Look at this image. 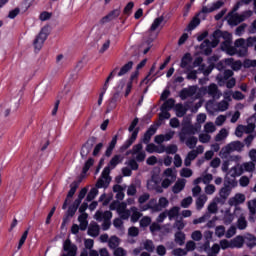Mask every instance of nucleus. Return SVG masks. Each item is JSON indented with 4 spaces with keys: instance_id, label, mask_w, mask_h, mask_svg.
<instances>
[{
    "instance_id": "f257e3e1",
    "label": "nucleus",
    "mask_w": 256,
    "mask_h": 256,
    "mask_svg": "<svg viewBox=\"0 0 256 256\" xmlns=\"http://www.w3.org/2000/svg\"><path fill=\"white\" fill-rule=\"evenodd\" d=\"M221 39L224 41L221 43ZM221 43V49L225 51L228 55H237V48L232 46V36L231 33L227 31L216 30L212 34V47H217Z\"/></svg>"
},
{
    "instance_id": "f03ea898",
    "label": "nucleus",
    "mask_w": 256,
    "mask_h": 256,
    "mask_svg": "<svg viewBox=\"0 0 256 256\" xmlns=\"http://www.w3.org/2000/svg\"><path fill=\"white\" fill-rule=\"evenodd\" d=\"M123 161V156L114 155L108 165L102 171L101 177L98 179L96 183V187H109V183H111V177L109 176L112 169H115Z\"/></svg>"
},
{
    "instance_id": "7ed1b4c3",
    "label": "nucleus",
    "mask_w": 256,
    "mask_h": 256,
    "mask_svg": "<svg viewBox=\"0 0 256 256\" xmlns=\"http://www.w3.org/2000/svg\"><path fill=\"white\" fill-rule=\"evenodd\" d=\"M138 124H139V118H135L131 122L128 128V131L129 133H132V134H131V137L128 140H126L124 144L120 147L121 153H123V151H127V149H129V147L133 145L134 141H137V136L139 135V128H135V127H137Z\"/></svg>"
},
{
    "instance_id": "20e7f679",
    "label": "nucleus",
    "mask_w": 256,
    "mask_h": 256,
    "mask_svg": "<svg viewBox=\"0 0 256 256\" xmlns=\"http://www.w3.org/2000/svg\"><path fill=\"white\" fill-rule=\"evenodd\" d=\"M253 16V11L247 10L239 13H229L227 16L228 19V25H231L232 27H236V25H239V23H243L246 19H249V17Z\"/></svg>"
},
{
    "instance_id": "39448f33",
    "label": "nucleus",
    "mask_w": 256,
    "mask_h": 256,
    "mask_svg": "<svg viewBox=\"0 0 256 256\" xmlns=\"http://www.w3.org/2000/svg\"><path fill=\"white\" fill-rule=\"evenodd\" d=\"M112 218H113V213L111 211H105V212L97 211L94 215V219L96 221H99V222L103 221V224H102L103 231H107L110 229Z\"/></svg>"
},
{
    "instance_id": "423d86ee",
    "label": "nucleus",
    "mask_w": 256,
    "mask_h": 256,
    "mask_svg": "<svg viewBox=\"0 0 256 256\" xmlns=\"http://www.w3.org/2000/svg\"><path fill=\"white\" fill-rule=\"evenodd\" d=\"M127 155H132L138 161V163H143L147 154L143 151V144L138 143L132 147L130 151L127 152Z\"/></svg>"
},
{
    "instance_id": "0eeeda50",
    "label": "nucleus",
    "mask_w": 256,
    "mask_h": 256,
    "mask_svg": "<svg viewBox=\"0 0 256 256\" xmlns=\"http://www.w3.org/2000/svg\"><path fill=\"white\" fill-rule=\"evenodd\" d=\"M201 129V125L194 126L191 124H188L186 126H183L181 132L179 133V139L181 143H185L187 140V135H196V133H199V130Z\"/></svg>"
},
{
    "instance_id": "6e6552de",
    "label": "nucleus",
    "mask_w": 256,
    "mask_h": 256,
    "mask_svg": "<svg viewBox=\"0 0 256 256\" xmlns=\"http://www.w3.org/2000/svg\"><path fill=\"white\" fill-rule=\"evenodd\" d=\"M244 147H245V144H243V142L233 141V142H230L225 147H223L221 150V153H223V155H229V153H233V151H237L238 153H241Z\"/></svg>"
},
{
    "instance_id": "1a4fd4ad",
    "label": "nucleus",
    "mask_w": 256,
    "mask_h": 256,
    "mask_svg": "<svg viewBox=\"0 0 256 256\" xmlns=\"http://www.w3.org/2000/svg\"><path fill=\"white\" fill-rule=\"evenodd\" d=\"M97 143V138L94 136H91L88 138V140L82 145L80 150V155L82 159H87V156L89 153H91V150L93 149V146Z\"/></svg>"
},
{
    "instance_id": "9d476101",
    "label": "nucleus",
    "mask_w": 256,
    "mask_h": 256,
    "mask_svg": "<svg viewBox=\"0 0 256 256\" xmlns=\"http://www.w3.org/2000/svg\"><path fill=\"white\" fill-rule=\"evenodd\" d=\"M202 91L204 95H207L208 97H211L214 100L220 99L222 95L221 91L219 90V87L215 83H212L209 86L202 88Z\"/></svg>"
},
{
    "instance_id": "9b49d317",
    "label": "nucleus",
    "mask_w": 256,
    "mask_h": 256,
    "mask_svg": "<svg viewBox=\"0 0 256 256\" xmlns=\"http://www.w3.org/2000/svg\"><path fill=\"white\" fill-rule=\"evenodd\" d=\"M161 183V179L159 175L152 174L150 180L147 181V189L149 191H155L156 193H161L163 188L159 185Z\"/></svg>"
},
{
    "instance_id": "f8f14e48",
    "label": "nucleus",
    "mask_w": 256,
    "mask_h": 256,
    "mask_svg": "<svg viewBox=\"0 0 256 256\" xmlns=\"http://www.w3.org/2000/svg\"><path fill=\"white\" fill-rule=\"evenodd\" d=\"M234 49H236V53H238L240 57H245L247 55V52L249 51V46H247V40H245L244 38L235 40Z\"/></svg>"
},
{
    "instance_id": "ddd939ff",
    "label": "nucleus",
    "mask_w": 256,
    "mask_h": 256,
    "mask_svg": "<svg viewBox=\"0 0 256 256\" xmlns=\"http://www.w3.org/2000/svg\"><path fill=\"white\" fill-rule=\"evenodd\" d=\"M47 41V28H42L40 33L36 36L34 40V48L37 51H41V48L43 47V43Z\"/></svg>"
},
{
    "instance_id": "4468645a",
    "label": "nucleus",
    "mask_w": 256,
    "mask_h": 256,
    "mask_svg": "<svg viewBox=\"0 0 256 256\" xmlns=\"http://www.w3.org/2000/svg\"><path fill=\"white\" fill-rule=\"evenodd\" d=\"M79 205L80 204H77V202H73V204L68 207L66 215L63 218L62 227H65V225L71 221V217H75L77 209H79Z\"/></svg>"
},
{
    "instance_id": "2eb2a0df",
    "label": "nucleus",
    "mask_w": 256,
    "mask_h": 256,
    "mask_svg": "<svg viewBox=\"0 0 256 256\" xmlns=\"http://www.w3.org/2000/svg\"><path fill=\"white\" fill-rule=\"evenodd\" d=\"M63 250L66 251L67 254H63L62 256H76L77 255V246L71 243V239H66L63 243Z\"/></svg>"
},
{
    "instance_id": "dca6fc26",
    "label": "nucleus",
    "mask_w": 256,
    "mask_h": 256,
    "mask_svg": "<svg viewBox=\"0 0 256 256\" xmlns=\"http://www.w3.org/2000/svg\"><path fill=\"white\" fill-rule=\"evenodd\" d=\"M151 211V213H159V206L156 198H152L147 204L140 206V211Z\"/></svg>"
},
{
    "instance_id": "f3484780",
    "label": "nucleus",
    "mask_w": 256,
    "mask_h": 256,
    "mask_svg": "<svg viewBox=\"0 0 256 256\" xmlns=\"http://www.w3.org/2000/svg\"><path fill=\"white\" fill-rule=\"evenodd\" d=\"M79 181H74L70 184V190L67 194V197L62 205V209H67V205H69V199H71L73 197V195H75V193H77V189H79Z\"/></svg>"
},
{
    "instance_id": "a211bd4d",
    "label": "nucleus",
    "mask_w": 256,
    "mask_h": 256,
    "mask_svg": "<svg viewBox=\"0 0 256 256\" xmlns=\"http://www.w3.org/2000/svg\"><path fill=\"white\" fill-rule=\"evenodd\" d=\"M219 198H215L216 203H220L223 205L227 199H229V196L231 195V187L224 186L219 191Z\"/></svg>"
},
{
    "instance_id": "6ab92c4d",
    "label": "nucleus",
    "mask_w": 256,
    "mask_h": 256,
    "mask_svg": "<svg viewBox=\"0 0 256 256\" xmlns=\"http://www.w3.org/2000/svg\"><path fill=\"white\" fill-rule=\"evenodd\" d=\"M197 93V86H189L188 88H184L180 91V99L185 101V99H189V97H193Z\"/></svg>"
},
{
    "instance_id": "aec40b11",
    "label": "nucleus",
    "mask_w": 256,
    "mask_h": 256,
    "mask_svg": "<svg viewBox=\"0 0 256 256\" xmlns=\"http://www.w3.org/2000/svg\"><path fill=\"white\" fill-rule=\"evenodd\" d=\"M155 133H157V125H151L145 132L142 138V143H144V145H149V143L151 142V137H153Z\"/></svg>"
},
{
    "instance_id": "412c9836",
    "label": "nucleus",
    "mask_w": 256,
    "mask_h": 256,
    "mask_svg": "<svg viewBox=\"0 0 256 256\" xmlns=\"http://www.w3.org/2000/svg\"><path fill=\"white\" fill-rule=\"evenodd\" d=\"M242 203H245V194L242 193H238L228 200L230 207H237V205H241Z\"/></svg>"
},
{
    "instance_id": "4be33fe9",
    "label": "nucleus",
    "mask_w": 256,
    "mask_h": 256,
    "mask_svg": "<svg viewBox=\"0 0 256 256\" xmlns=\"http://www.w3.org/2000/svg\"><path fill=\"white\" fill-rule=\"evenodd\" d=\"M142 211L139 210L136 206L130 207V220L132 223H137L139 219L143 217Z\"/></svg>"
},
{
    "instance_id": "5701e85b",
    "label": "nucleus",
    "mask_w": 256,
    "mask_h": 256,
    "mask_svg": "<svg viewBox=\"0 0 256 256\" xmlns=\"http://www.w3.org/2000/svg\"><path fill=\"white\" fill-rule=\"evenodd\" d=\"M127 209V203L125 202H117L114 201L110 204V210L116 211V213L119 215L120 213H123Z\"/></svg>"
},
{
    "instance_id": "b1692460",
    "label": "nucleus",
    "mask_w": 256,
    "mask_h": 256,
    "mask_svg": "<svg viewBox=\"0 0 256 256\" xmlns=\"http://www.w3.org/2000/svg\"><path fill=\"white\" fill-rule=\"evenodd\" d=\"M193 61V58L191 57V54L187 53L183 56L181 60L180 67L182 69H186L185 73L191 71V62Z\"/></svg>"
},
{
    "instance_id": "393cba45",
    "label": "nucleus",
    "mask_w": 256,
    "mask_h": 256,
    "mask_svg": "<svg viewBox=\"0 0 256 256\" xmlns=\"http://www.w3.org/2000/svg\"><path fill=\"white\" fill-rule=\"evenodd\" d=\"M223 7V2L222 1H217L213 3L210 7L203 6L202 10L200 13H213V11H217V9H221Z\"/></svg>"
},
{
    "instance_id": "a878e982",
    "label": "nucleus",
    "mask_w": 256,
    "mask_h": 256,
    "mask_svg": "<svg viewBox=\"0 0 256 256\" xmlns=\"http://www.w3.org/2000/svg\"><path fill=\"white\" fill-rule=\"evenodd\" d=\"M121 15V8L111 11L108 15L102 18V23H109V21H114Z\"/></svg>"
},
{
    "instance_id": "bb28decb",
    "label": "nucleus",
    "mask_w": 256,
    "mask_h": 256,
    "mask_svg": "<svg viewBox=\"0 0 256 256\" xmlns=\"http://www.w3.org/2000/svg\"><path fill=\"white\" fill-rule=\"evenodd\" d=\"M215 47H213V40L210 41L209 39L204 40L201 43L200 49H202V51H204L205 55H211L212 53V49H214Z\"/></svg>"
},
{
    "instance_id": "cd10ccee",
    "label": "nucleus",
    "mask_w": 256,
    "mask_h": 256,
    "mask_svg": "<svg viewBox=\"0 0 256 256\" xmlns=\"http://www.w3.org/2000/svg\"><path fill=\"white\" fill-rule=\"evenodd\" d=\"M231 249H241L245 243L243 236H236L234 239L230 240Z\"/></svg>"
},
{
    "instance_id": "c85d7f7f",
    "label": "nucleus",
    "mask_w": 256,
    "mask_h": 256,
    "mask_svg": "<svg viewBox=\"0 0 256 256\" xmlns=\"http://www.w3.org/2000/svg\"><path fill=\"white\" fill-rule=\"evenodd\" d=\"M241 167L244 173H255L256 164L255 162L249 161V162L242 163Z\"/></svg>"
},
{
    "instance_id": "c756f323",
    "label": "nucleus",
    "mask_w": 256,
    "mask_h": 256,
    "mask_svg": "<svg viewBox=\"0 0 256 256\" xmlns=\"http://www.w3.org/2000/svg\"><path fill=\"white\" fill-rule=\"evenodd\" d=\"M99 231L100 228L96 222L90 223L88 227V235H90V237H99Z\"/></svg>"
},
{
    "instance_id": "7c9ffc66",
    "label": "nucleus",
    "mask_w": 256,
    "mask_h": 256,
    "mask_svg": "<svg viewBox=\"0 0 256 256\" xmlns=\"http://www.w3.org/2000/svg\"><path fill=\"white\" fill-rule=\"evenodd\" d=\"M226 65H230V67L233 69V71H239L241 67H243V64L241 61H235L233 58H228L225 60Z\"/></svg>"
},
{
    "instance_id": "2f4dec72",
    "label": "nucleus",
    "mask_w": 256,
    "mask_h": 256,
    "mask_svg": "<svg viewBox=\"0 0 256 256\" xmlns=\"http://www.w3.org/2000/svg\"><path fill=\"white\" fill-rule=\"evenodd\" d=\"M230 175L235 179V177H241L243 175V167L241 164H237L236 166H233L230 171Z\"/></svg>"
},
{
    "instance_id": "473e14b6",
    "label": "nucleus",
    "mask_w": 256,
    "mask_h": 256,
    "mask_svg": "<svg viewBox=\"0 0 256 256\" xmlns=\"http://www.w3.org/2000/svg\"><path fill=\"white\" fill-rule=\"evenodd\" d=\"M230 77H233L232 70H225L223 74H218L216 79L218 83H225Z\"/></svg>"
},
{
    "instance_id": "72a5a7b5",
    "label": "nucleus",
    "mask_w": 256,
    "mask_h": 256,
    "mask_svg": "<svg viewBox=\"0 0 256 256\" xmlns=\"http://www.w3.org/2000/svg\"><path fill=\"white\" fill-rule=\"evenodd\" d=\"M89 217V214L83 213L78 217V221L80 223V229L81 231H85L89 225V222L87 221V218Z\"/></svg>"
},
{
    "instance_id": "f704fd0d",
    "label": "nucleus",
    "mask_w": 256,
    "mask_h": 256,
    "mask_svg": "<svg viewBox=\"0 0 256 256\" xmlns=\"http://www.w3.org/2000/svg\"><path fill=\"white\" fill-rule=\"evenodd\" d=\"M163 175L164 177H166V179H169L170 181H177V170L173 168H167L164 171Z\"/></svg>"
},
{
    "instance_id": "c9c22d12",
    "label": "nucleus",
    "mask_w": 256,
    "mask_h": 256,
    "mask_svg": "<svg viewBox=\"0 0 256 256\" xmlns=\"http://www.w3.org/2000/svg\"><path fill=\"white\" fill-rule=\"evenodd\" d=\"M133 69V61H129L124 66L120 68L118 72V77H123V75H127Z\"/></svg>"
},
{
    "instance_id": "e433bc0d",
    "label": "nucleus",
    "mask_w": 256,
    "mask_h": 256,
    "mask_svg": "<svg viewBox=\"0 0 256 256\" xmlns=\"http://www.w3.org/2000/svg\"><path fill=\"white\" fill-rule=\"evenodd\" d=\"M207 195L201 194L197 199H196V209L198 211H201L203 207H205V203H207Z\"/></svg>"
},
{
    "instance_id": "4c0bfd02",
    "label": "nucleus",
    "mask_w": 256,
    "mask_h": 256,
    "mask_svg": "<svg viewBox=\"0 0 256 256\" xmlns=\"http://www.w3.org/2000/svg\"><path fill=\"white\" fill-rule=\"evenodd\" d=\"M183 189H185V179L178 180L174 184L172 191H173V193L177 194V193H181L183 191Z\"/></svg>"
},
{
    "instance_id": "58836bf2",
    "label": "nucleus",
    "mask_w": 256,
    "mask_h": 256,
    "mask_svg": "<svg viewBox=\"0 0 256 256\" xmlns=\"http://www.w3.org/2000/svg\"><path fill=\"white\" fill-rule=\"evenodd\" d=\"M172 107H175V100L170 98L162 104L160 111H171Z\"/></svg>"
},
{
    "instance_id": "ea45409f",
    "label": "nucleus",
    "mask_w": 256,
    "mask_h": 256,
    "mask_svg": "<svg viewBox=\"0 0 256 256\" xmlns=\"http://www.w3.org/2000/svg\"><path fill=\"white\" fill-rule=\"evenodd\" d=\"M117 137H118V136L115 135V136L112 138V140H111V142H110L108 148H107L106 151H105V156H106V157H109L110 155H112L113 149H115V145H117Z\"/></svg>"
},
{
    "instance_id": "a19ab883",
    "label": "nucleus",
    "mask_w": 256,
    "mask_h": 256,
    "mask_svg": "<svg viewBox=\"0 0 256 256\" xmlns=\"http://www.w3.org/2000/svg\"><path fill=\"white\" fill-rule=\"evenodd\" d=\"M198 141L199 139H197V137L190 136L188 139L186 138L184 142L189 149H195V147H197Z\"/></svg>"
},
{
    "instance_id": "79ce46f5",
    "label": "nucleus",
    "mask_w": 256,
    "mask_h": 256,
    "mask_svg": "<svg viewBox=\"0 0 256 256\" xmlns=\"http://www.w3.org/2000/svg\"><path fill=\"white\" fill-rule=\"evenodd\" d=\"M180 210H181V208H179L178 206H174L169 211H166L167 217L169 218V220L173 221V219H175V217H177L179 215Z\"/></svg>"
},
{
    "instance_id": "37998d69",
    "label": "nucleus",
    "mask_w": 256,
    "mask_h": 256,
    "mask_svg": "<svg viewBox=\"0 0 256 256\" xmlns=\"http://www.w3.org/2000/svg\"><path fill=\"white\" fill-rule=\"evenodd\" d=\"M227 137H229V131H227L225 128H222L215 136V141H223L224 139H227Z\"/></svg>"
},
{
    "instance_id": "c03bdc74",
    "label": "nucleus",
    "mask_w": 256,
    "mask_h": 256,
    "mask_svg": "<svg viewBox=\"0 0 256 256\" xmlns=\"http://www.w3.org/2000/svg\"><path fill=\"white\" fill-rule=\"evenodd\" d=\"M119 243H120L119 237L112 236L108 240V247H110V249H117L119 247Z\"/></svg>"
},
{
    "instance_id": "a18cd8bd",
    "label": "nucleus",
    "mask_w": 256,
    "mask_h": 256,
    "mask_svg": "<svg viewBox=\"0 0 256 256\" xmlns=\"http://www.w3.org/2000/svg\"><path fill=\"white\" fill-rule=\"evenodd\" d=\"M163 21H165V17H163V16L155 18L150 27V31H157V28H159L161 26V23H163Z\"/></svg>"
},
{
    "instance_id": "49530a36",
    "label": "nucleus",
    "mask_w": 256,
    "mask_h": 256,
    "mask_svg": "<svg viewBox=\"0 0 256 256\" xmlns=\"http://www.w3.org/2000/svg\"><path fill=\"white\" fill-rule=\"evenodd\" d=\"M237 229L240 231H244V229H247V219H245V216L241 215L237 220Z\"/></svg>"
},
{
    "instance_id": "de8ad7c7",
    "label": "nucleus",
    "mask_w": 256,
    "mask_h": 256,
    "mask_svg": "<svg viewBox=\"0 0 256 256\" xmlns=\"http://www.w3.org/2000/svg\"><path fill=\"white\" fill-rule=\"evenodd\" d=\"M175 111L178 117H185V115L187 114V109L185 108V106H183V104H176Z\"/></svg>"
},
{
    "instance_id": "09e8293b",
    "label": "nucleus",
    "mask_w": 256,
    "mask_h": 256,
    "mask_svg": "<svg viewBox=\"0 0 256 256\" xmlns=\"http://www.w3.org/2000/svg\"><path fill=\"white\" fill-rule=\"evenodd\" d=\"M200 23L201 20L199 19V16H195L188 25V31H193V29L199 27Z\"/></svg>"
},
{
    "instance_id": "8fccbe9b",
    "label": "nucleus",
    "mask_w": 256,
    "mask_h": 256,
    "mask_svg": "<svg viewBox=\"0 0 256 256\" xmlns=\"http://www.w3.org/2000/svg\"><path fill=\"white\" fill-rule=\"evenodd\" d=\"M251 178H253V174L249 176H242L239 179V185L240 187H249V184L251 183Z\"/></svg>"
},
{
    "instance_id": "3c124183",
    "label": "nucleus",
    "mask_w": 256,
    "mask_h": 256,
    "mask_svg": "<svg viewBox=\"0 0 256 256\" xmlns=\"http://www.w3.org/2000/svg\"><path fill=\"white\" fill-rule=\"evenodd\" d=\"M217 131V127L215 126V124L213 122H207L204 125V132L207 133L208 135L210 133H215Z\"/></svg>"
},
{
    "instance_id": "603ef678",
    "label": "nucleus",
    "mask_w": 256,
    "mask_h": 256,
    "mask_svg": "<svg viewBox=\"0 0 256 256\" xmlns=\"http://www.w3.org/2000/svg\"><path fill=\"white\" fill-rule=\"evenodd\" d=\"M149 199H151V194L149 193H143L142 195H140L138 197V203H139V207H143V205H145V203H147V201H149Z\"/></svg>"
},
{
    "instance_id": "864d4df0",
    "label": "nucleus",
    "mask_w": 256,
    "mask_h": 256,
    "mask_svg": "<svg viewBox=\"0 0 256 256\" xmlns=\"http://www.w3.org/2000/svg\"><path fill=\"white\" fill-rule=\"evenodd\" d=\"M175 243L180 246L185 245V233L177 232L175 234Z\"/></svg>"
},
{
    "instance_id": "5fc2aeb1",
    "label": "nucleus",
    "mask_w": 256,
    "mask_h": 256,
    "mask_svg": "<svg viewBox=\"0 0 256 256\" xmlns=\"http://www.w3.org/2000/svg\"><path fill=\"white\" fill-rule=\"evenodd\" d=\"M98 189H99V187H97V186H96V188H92L86 197V201H88V202L93 201V199H95V197H97V195H99Z\"/></svg>"
},
{
    "instance_id": "6e6d98bb",
    "label": "nucleus",
    "mask_w": 256,
    "mask_h": 256,
    "mask_svg": "<svg viewBox=\"0 0 256 256\" xmlns=\"http://www.w3.org/2000/svg\"><path fill=\"white\" fill-rule=\"evenodd\" d=\"M158 207L159 212H161L162 209H167V207H169V200L165 197H160L158 200Z\"/></svg>"
},
{
    "instance_id": "4d7b16f0",
    "label": "nucleus",
    "mask_w": 256,
    "mask_h": 256,
    "mask_svg": "<svg viewBox=\"0 0 256 256\" xmlns=\"http://www.w3.org/2000/svg\"><path fill=\"white\" fill-rule=\"evenodd\" d=\"M143 247L146 251H148V253H153V251H155V245L153 244V241H151V240H146L143 243Z\"/></svg>"
},
{
    "instance_id": "13d9d810",
    "label": "nucleus",
    "mask_w": 256,
    "mask_h": 256,
    "mask_svg": "<svg viewBox=\"0 0 256 256\" xmlns=\"http://www.w3.org/2000/svg\"><path fill=\"white\" fill-rule=\"evenodd\" d=\"M224 187H230V189H233V187H237V180H235V178L231 179L229 177H226L224 180Z\"/></svg>"
},
{
    "instance_id": "bf43d9fd",
    "label": "nucleus",
    "mask_w": 256,
    "mask_h": 256,
    "mask_svg": "<svg viewBox=\"0 0 256 256\" xmlns=\"http://www.w3.org/2000/svg\"><path fill=\"white\" fill-rule=\"evenodd\" d=\"M85 195H87V188H82L78 194V198L74 202L77 205H81V201L85 199Z\"/></svg>"
},
{
    "instance_id": "052dcab7",
    "label": "nucleus",
    "mask_w": 256,
    "mask_h": 256,
    "mask_svg": "<svg viewBox=\"0 0 256 256\" xmlns=\"http://www.w3.org/2000/svg\"><path fill=\"white\" fill-rule=\"evenodd\" d=\"M229 109V102L227 100H222L217 104L218 111H227Z\"/></svg>"
},
{
    "instance_id": "680f3d73",
    "label": "nucleus",
    "mask_w": 256,
    "mask_h": 256,
    "mask_svg": "<svg viewBox=\"0 0 256 256\" xmlns=\"http://www.w3.org/2000/svg\"><path fill=\"white\" fill-rule=\"evenodd\" d=\"M177 151H179V148L177 147V145L172 144L166 147L165 153H167V155H175Z\"/></svg>"
},
{
    "instance_id": "e2e57ef3",
    "label": "nucleus",
    "mask_w": 256,
    "mask_h": 256,
    "mask_svg": "<svg viewBox=\"0 0 256 256\" xmlns=\"http://www.w3.org/2000/svg\"><path fill=\"white\" fill-rule=\"evenodd\" d=\"M192 203L193 197L188 196L181 201V207H183V209H188V207H190Z\"/></svg>"
},
{
    "instance_id": "0e129e2a",
    "label": "nucleus",
    "mask_w": 256,
    "mask_h": 256,
    "mask_svg": "<svg viewBox=\"0 0 256 256\" xmlns=\"http://www.w3.org/2000/svg\"><path fill=\"white\" fill-rule=\"evenodd\" d=\"M198 139L200 143H209L211 141V135L207 134V132L201 133L199 134Z\"/></svg>"
},
{
    "instance_id": "69168bd1",
    "label": "nucleus",
    "mask_w": 256,
    "mask_h": 256,
    "mask_svg": "<svg viewBox=\"0 0 256 256\" xmlns=\"http://www.w3.org/2000/svg\"><path fill=\"white\" fill-rule=\"evenodd\" d=\"M249 213H256V198L247 202Z\"/></svg>"
},
{
    "instance_id": "338daca9",
    "label": "nucleus",
    "mask_w": 256,
    "mask_h": 256,
    "mask_svg": "<svg viewBox=\"0 0 256 256\" xmlns=\"http://www.w3.org/2000/svg\"><path fill=\"white\" fill-rule=\"evenodd\" d=\"M151 225V217L144 216L140 220V227H149Z\"/></svg>"
},
{
    "instance_id": "774afa93",
    "label": "nucleus",
    "mask_w": 256,
    "mask_h": 256,
    "mask_svg": "<svg viewBox=\"0 0 256 256\" xmlns=\"http://www.w3.org/2000/svg\"><path fill=\"white\" fill-rule=\"evenodd\" d=\"M215 235L216 237H223L225 235V226L220 225L215 228Z\"/></svg>"
}]
</instances>
